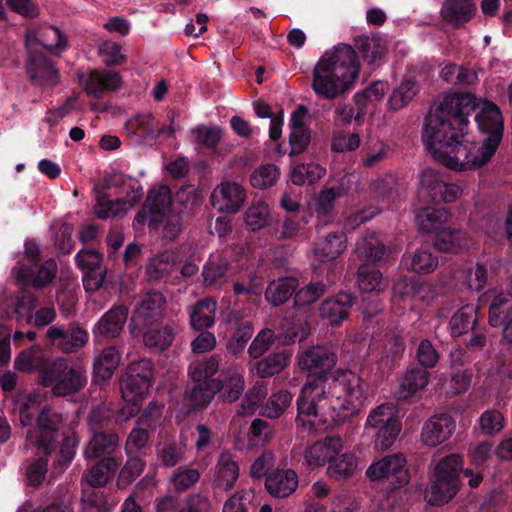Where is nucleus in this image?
Wrapping results in <instances>:
<instances>
[{
	"label": "nucleus",
	"instance_id": "nucleus-57",
	"mask_svg": "<svg viewBox=\"0 0 512 512\" xmlns=\"http://www.w3.org/2000/svg\"><path fill=\"white\" fill-rule=\"evenodd\" d=\"M419 85L414 80L403 81L392 93L388 104L391 109L399 110L405 107L418 93Z\"/></svg>",
	"mask_w": 512,
	"mask_h": 512
},
{
	"label": "nucleus",
	"instance_id": "nucleus-48",
	"mask_svg": "<svg viewBox=\"0 0 512 512\" xmlns=\"http://www.w3.org/2000/svg\"><path fill=\"white\" fill-rule=\"evenodd\" d=\"M149 227L159 233L162 239L172 241L181 233L183 220L178 213L165 214L157 223L150 220Z\"/></svg>",
	"mask_w": 512,
	"mask_h": 512
},
{
	"label": "nucleus",
	"instance_id": "nucleus-37",
	"mask_svg": "<svg viewBox=\"0 0 512 512\" xmlns=\"http://www.w3.org/2000/svg\"><path fill=\"white\" fill-rule=\"evenodd\" d=\"M171 203V191L167 186H161L149 191L146 205L150 209V220H152V223L159 222L165 214H171L169 212Z\"/></svg>",
	"mask_w": 512,
	"mask_h": 512
},
{
	"label": "nucleus",
	"instance_id": "nucleus-55",
	"mask_svg": "<svg viewBox=\"0 0 512 512\" xmlns=\"http://www.w3.org/2000/svg\"><path fill=\"white\" fill-rule=\"evenodd\" d=\"M392 422H399L395 416L392 404H381L374 408L368 415L366 429L372 431L381 427L390 426Z\"/></svg>",
	"mask_w": 512,
	"mask_h": 512
},
{
	"label": "nucleus",
	"instance_id": "nucleus-58",
	"mask_svg": "<svg viewBox=\"0 0 512 512\" xmlns=\"http://www.w3.org/2000/svg\"><path fill=\"white\" fill-rule=\"evenodd\" d=\"M88 341V333L77 325H69L64 330V337L59 342V349L64 353H71L82 348Z\"/></svg>",
	"mask_w": 512,
	"mask_h": 512
},
{
	"label": "nucleus",
	"instance_id": "nucleus-44",
	"mask_svg": "<svg viewBox=\"0 0 512 512\" xmlns=\"http://www.w3.org/2000/svg\"><path fill=\"white\" fill-rule=\"evenodd\" d=\"M357 283L363 292H380L386 287L382 273L366 263L358 268Z\"/></svg>",
	"mask_w": 512,
	"mask_h": 512
},
{
	"label": "nucleus",
	"instance_id": "nucleus-31",
	"mask_svg": "<svg viewBox=\"0 0 512 512\" xmlns=\"http://www.w3.org/2000/svg\"><path fill=\"white\" fill-rule=\"evenodd\" d=\"M120 385L123 400L127 403H131L133 406L129 412L130 415H133L134 407L143 399L152 383L141 377H134L126 372L121 379Z\"/></svg>",
	"mask_w": 512,
	"mask_h": 512
},
{
	"label": "nucleus",
	"instance_id": "nucleus-49",
	"mask_svg": "<svg viewBox=\"0 0 512 512\" xmlns=\"http://www.w3.org/2000/svg\"><path fill=\"white\" fill-rule=\"evenodd\" d=\"M325 173L326 169L324 167L311 162L295 166L291 171L290 178L295 185H310L322 178Z\"/></svg>",
	"mask_w": 512,
	"mask_h": 512
},
{
	"label": "nucleus",
	"instance_id": "nucleus-15",
	"mask_svg": "<svg viewBox=\"0 0 512 512\" xmlns=\"http://www.w3.org/2000/svg\"><path fill=\"white\" fill-rule=\"evenodd\" d=\"M245 200V191L236 182H223L212 193V205L223 212L235 213Z\"/></svg>",
	"mask_w": 512,
	"mask_h": 512
},
{
	"label": "nucleus",
	"instance_id": "nucleus-13",
	"mask_svg": "<svg viewBox=\"0 0 512 512\" xmlns=\"http://www.w3.org/2000/svg\"><path fill=\"white\" fill-rule=\"evenodd\" d=\"M299 484V477L291 468L277 467L272 469L265 479V489L275 498H286L292 495Z\"/></svg>",
	"mask_w": 512,
	"mask_h": 512
},
{
	"label": "nucleus",
	"instance_id": "nucleus-32",
	"mask_svg": "<svg viewBox=\"0 0 512 512\" xmlns=\"http://www.w3.org/2000/svg\"><path fill=\"white\" fill-rule=\"evenodd\" d=\"M450 213L446 208L426 207L420 209L416 214V224L423 233L438 232L449 220Z\"/></svg>",
	"mask_w": 512,
	"mask_h": 512
},
{
	"label": "nucleus",
	"instance_id": "nucleus-43",
	"mask_svg": "<svg viewBox=\"0 0 512 512\" xmlns=\"http://www.w3.org/2000/svg\"><path fill=\"white\" fill-rule=\"evenodd\" d=\"M357 468V458L351 452L337 453L328 465L327 473L330 477L340 480L345 479L354 473Z\"/></svg>",
	"mask_w": 512,
	"mask_h": 512
},
{
	"label": "nucleus",
	"instance_id": "nucleus-16",
	"mask_svg": "<svg viewBox=\"0 0 512 512\" xmlns=\"http://www.w3.org/2000/svg\"><path fill=\"white\" fill-rule=\"evenodd\" d=\"M129 308L124 305H114L98 320L94 327V334L108 339L117 338L127 321Z\"/></svg>",
	"mask_w": 512,
	"mask_h": 512
},
{
	"label": "nucleus",
	"instance_id": "nucleus-35",
	"mask_svg": "<svg viewBox=\"0 0 512 512\" xmlns=\"http://www.w3.org/2000/svg\"><path fill=\"white\" fill-rule=\"evenodd\" d=\"M166 305L165 296L159 291H149L141 299L137 307V315L147 323L159 319Z\"/></svg>",
	"mask_w": 512,
	"mask_h": 512
},
{
	"label": "nucleus",
	"instance_id": "nucleus-47",
	"mask_svg": "<svg viewBox=\"0 0 512 512\" xmlns=\"http://www.w3.org/2000/svg\"><path fill=\"white\" fill-rule=\"evenodd\" d=\"M120 353L115 346H109L102 350L94 360V371L102 379L111 378L113 371L120 363Z\"/></svg>",
	"mask_w": 512,
	"mask_h": 512
},
{
	"label": "nucleus",
	"instance_id": "nucleus-34",
	"mask_svg": "<svg viewBox=\"0 0 512 512\" xmlns=\"http://www.w3.org/2000/svg\"><path fill=\"white\" fill-rule=\"evenodd\" d=\"M512 315V293L500 292L496 294L489 305L488 322L490 326L499 328L507 322Z\"/></svg>",
	"mask_w": 512,
	"mask_h": 512
},
{
	"label": "nucleus",
	"instance_id": "nucleus-4",
	"mask_svg": "<svg viewBox=\"0 0 512 512\" xmlns=\"http://www.w3.org/2000/svg\"><path fill=\"white\" fill-rule=\"evenodd\" d=\"M87 383L85 369L80 365H69L64 358L53 360L41 372V385L50 387L53 395L65 397L79 392Z\"/></svg>",
	"mask_w": 512,
	"mask_h": 512
},
{
	"label": "nucleus",
	"instance_id": "nucleus-1",
	"mask_svg": "<svg viewBox=\"0 0 512 512\" xmlns=\"http://www.w3.org/2000/svg\"><path fill=\"white\" fill-rule=\"evenodd\" d=\"M471 93L444 96L436 112L426 117L424 137L428 151L442 165L455 171L475 170L487 164L503 137L504 124L500 109L487 102L475 116L478 128L487 137L482 144L470 142L469 116L475 110Z\"/></svg>",
	"mask_w": 512,
	"mask_h": 512
},
{
	"label": "nucleus",
	"instance_id": "nucleus-33",
	"mask_svg": "<svg viewBox=\"0 0 512 512\" xmlns=\"http://www.w3.org/2000/svg\"><path fill=\"white\" fill-rule=\"evenodd\" d=\"M221 356L213 354L192 362L188 367V375L192 381H215L214 377L220 372Z\"/></svg>",
	"mask_w": 512,
	"mask_h": 512
},
{
	"label": "nucleus",
	"instance_id": "nucleus-53",
	"mask_svg": "<svg viewBox=\"0 0 512 512\" xmlns=\"http://www.w3.org/2000/svg\"><path fill=\"white\" fill-rule=\"evenodd\" d=\"M199 479L200 472L198 469L179 466L172 472L169 483L175 491L184 492L193 487Z\"/></svg>",
	"mask_w": 512,
	"mask_h": 512
},
{
	"label": "nucleus",
	"instance_id": "nucleus-39",
	"mask_svg": "<svg viewBox=\"0 0 512 512\" xmlns=\"http://www.w3.org/2000/svg\"><path fill=\"white\" fill-rule=\"evenodd\" d=\"M192 382L193 385L185 392V398L194 409H203L212 402L217 394L215 384L212 383L213 381Z\"/></svg>",
	"mask_w": 512,
	"mask_h": 512
},
{
	"label": "nucleus",
	"instance_id": "nucleus-27",
	"mask_svg": "<svg viewBox=\"0 0 512 512\" xmlns=\"http://www.w3.org/2000/svg\"><path fill=\"white\" fill-rule=\"evenodd\" d=\"M119 445V437L113 432H94L86 445L84 457L96 459L106 454L113 453Z\"/></svg>",
	"mask_w": 512,
	"mask_h": 512
},
{
	"label": "nucleus",
	"instance_id": "nucleus-21",
	"mask_svg": "<svg viewBox=\"0 0 512 512\" xmlns=\"http://www.w3.org/2000/svg\"><path fill=\"white\" fill-rule=\"evenodd\" d=\"M121 85V76L111 70L92 71L84 81V90L88 95L101 98L105 91L115 90Z\"/></svg>",
	"mask_w": 512,
	"mask_h": 512
},
{
	"label": "nucleus",
	"instance_id": "nucleus-36",
	"mask_svg": "<svg viewBox=\"0 0 512 512\" xmlns=\"http://www.w3.org/2000/svg\"><path fill=\"white\" fill-rule=\"evenodd\" d=\"M477 321V308L474 305L461 307L449 321L450 335L456 338L468 333L475 328Z\"/></svg>",
	"mask_w": 512,
	"mask_h": 512
},
{
	"label": "nucleus",
	"instance_id": "nucleus-41",
	"mask_svg": "<svg viewBox=\"0 0 512 512\" xmlns=\"http://www.w3.org/2000/svg\"><path fill=\"white\" fill-rule=\"evenodd\" d=\"M290 358L291 353L286 350L270 353L267 357L257 362L256 373L261 378L277 375L288 366Z\"/></svg>",
	"mask_w": 512,
	"mask_h": 512
},
{
	"label": "nucleus",
	"instance_id": "nucleus-51",
	"mask_svg": "<svg viewBox=\"0 0 512 512\" xmlns=\"http://www.w3.org/2000/svg\"><path fill=\"white\" fill-rule=\"evenodd\" d=\"M38 457L27 462L25 467V481L31 487L40 486L48 472V455L37 450Z\"/></svg>",
	"mask_w": 512,
	"mask_h": 512
},
{
	"label": "nucleus",
	"instance_id": "nucleus-20",
	"mask_svg": "<svg viewBox=\"0 0 512 512\" xmlns=\"http://www.w3.org/2000/svg\"><path fill=\"white\" fill-rule=\"evenodd\" d=\"M57 264L55 260L45 261L37 272L31 267L21 266L16 274L17 280L23 285L40 289L49 284L55 277Z\"/></svg>",
	"mask_w": 512,
	"mask_h": 512
},
{
	"label": "nucleus",
	"instance_id": "nucleus-38",
	"mask_svg": "<svg viewBox=\"0 0 512 512\" xmlns=\"http://www.w3.org/2000/svg\"><path fill=\"white\" fill-rule=\"evenodd\" d=\"M298 284V280L294 277L273 280L265 291V298L274 306L282 305L295 293Z\"/></svg>",
	"mask_w": 512,
	"mask_h": 512
},
{
	"label": "nucleus",
	"instance_id": "nucleus-59",
	"mask_svg": "<svg viewBox=\"0 0 512 512\" xmlns=\"http://www.w3.org/2000/svg\"><path fill=\"white\" fill-rule=\"evenodd\" d=\"M253 336V325L249 321L241 323L226 344L227 352L237 357L243 353L246 344Z\"/></svg>",
	"mask_w": 512,
	"mask_h": 512
},
{
	"label": "nucleus",
	"instance_id": "nucleus-30",
	"mask_svg": "<svg viewBox=\"0 0 512 512\" xmlns=\"http://www.w3.org/2000/svg\"><path fill=\"white\" fill-rule=\"evenodd\" d=\"M354 44L369 65L380 64L387 52L386 42L381 37L359 36Z\"/></svg>",
	"mask_w": 512,
	"mask_h": 512
},
{
	"label": "nucleus",
	"instance_id": "nucleus-63",
	"mask_svg": "<svg viewBox=\"0 0 512 512\" xmlns=\"http://www.w3.org/2000/svg\"><path fill=\"white\" fill-rule=\"evenodd\" d=\"M279 177V170L273 164H266L255 170L250 177L252 186L258 189H266L274 185Z\"/></svg>",
	"mask_w": 512,
	"mask_h": 512
},
{
	"label": "nucleus",
	"instance_id": "nucleus-9",
	"mask_svg": "<svg viewBox=\"0 0 512 512\" xmlns=\"http://www.w3.org/2000/svg\"><path fill=\"white\" fill-rule=\"evenodd\" d=\"M25 70L31 83L41 89L57 86L61 82L59 70L45 51H27Z\"/></svg>",
	"mask_w": 512,
	"mask_h": 512
},
{
	"label": "nucleus",
	"instance_id": "nucleus-42",
	"mask_svg": "<svg viewBox=\"0 0 512 512\" xmlns=\"http://www.w3.org/2000/svg\"><path fill=\"white\" fill-rule=\"evenodd\" d=\"M344 192L341 185L323 189L317 198L316 212L319 220L324 224L330 222L333 218L335 201Z\"/></svg>",
	"mask_w": 512,
	"mask_h": 512
},
{
	"label": "nucleus",
	"instance_id": "nucleus-56",
	"mask_svg": "<svg viewBox=\"0 0 512 512\" xmlns=\"http://www.w3.org/2000/svg\"><path fill=\"white\" fill-rule=\"evenodd\" d=\"M442 79L451 85H471L477 80V74L468 68L448 64L441 70Z\"/></svg>",
	"mask_w": 512,
	"mask_h": 512
},
{
	"label": "nucleus",
	"instance_id": "nucleus-50",
	"mask_svg": "<svg viewBox=\"0 0 512 512\" xmlns=\"http://www.w3.org/2000/svg\"><path fill=\"white\" fill-rule=\"evenodd\" d=\"M292 399L293 396L288 390L272 393L262 407L261 414L269 419H278L290 406Z\"/></svg>",
	"mask_w": 512,
	"mask_h": 512
},
{
	"label": "nucleus",
	"instance_id": "nucleus-14",
	"mask_svg": "<svg viewBox=\"0 0 512 512\" xmlns=\"http://www.w3.org/2000/svg\"><path fill=\"white\" fill-rule=\"evenodd\" d=\"M343 451V441L338 436H327L321 441L315 442L306 449L304 458L307 465L311 468H318L330 462L337 453Z\"/></svg>",
	"mask_w": 512,
	"mask_h": 512
},
{
	"label": "nucleus",
	"instance_id": "nucleus-25",
	"mask_svg": "<svg viewBox=\"0 0 512 512\" xmlns=\"http://www.w3.org/2000/svg\"><path fill=\"white\" fill-rule=\"evenodd\" d=\"M475 12L476 5L472 0H446L441 8L442 18L454 26L467 23Z\"/></svg>",
	"mask_w": 512,
	"mask_h": 512
},
{
	"label": "nucleus",
	"instance_id": "nucleus-11",
	"mask_svg": "<svg viewBox=\"0 0 512 512\" xmlns=\"http://www.w3.org/2000/svg\"><path fill=\"white\" fill-rule=\"evenodd\" d=\"M455 429L456 422L451 414H435L423 424L420 439L425 446L437 447L449 440Z\"/></svg>",
	"mask_w": 512,
	"mask_h": 512
},
{
	"label": "nucleus",
	"instance_id": "nucleus-46",
	"mask_svg": "<svg viewBox=\"0 0 512 512\" xmlns=\"http://www.w3.org/2000/svg\"><path fill=\"white\" fill-rule=\"evenodd\" d=\"M119 462L114 457H104L86 474L85 478L91 487H103L109 480L110 472L115 471Z\"/></svg>",
	"mask_w": 512,
	"mask_h": 512
},
{
	"label": "nucleus",
	"instance_id": "nucleus-2",
	"mask_svg": "<svg viewBox=\"0 0 512 512\" xmlns=\"http://www.w3.org/2000/svg\"><path fill=\"white\" fill-rule=\"evenodd\" d=\"M336 352L324 345L312 346L298 354L301 371L316 376L306 383L297 398V423L308 431L320 425L332 428L356 415L365 395L362 378L348 369L329 374L337 364Z\"/></svg>",
	"mask_w": 512,
	"mask_h": 512
},
{
	"label": "nucleus",
	"instance_id": "nucleus-40",
	"mask_svg": "<svg viewBox=\"0 0 512 512\" xmlns=\"http://www.w3.org/2000/svg\"><path fill=\"white\" fill-rule=\"evenodd\" d=\"M466 244L465 233L460 229L443 228L433 240L434 247L441 252L457 253Z\"/></svg>",
	"mask_w": 512,
	"mask_h": 512
},
{
	"label": "nucleus",
	"instance_id": "nucleus-26",
	"mask_svg": "<svg viewBox=\"0 0 512 512\" xmlns=\"http://www.w3.org/2000/svg\"><path fill=\"white\" fill-rule=\"evenodd\" d=\"M387 251L388 249L386 245L375 233H370L361 237L357 241L354 250L360 260L373 264L384 260Z\"/></svg>",
	"mask_w": 512,
	"mask_h": 512
},
{
	"label": "nucleus",
	"instance_id": "nucleus-7",
	"mask_svg": "<svg viewBox=\"0 0 512 512\" xmlns=\"http://www.w3.org/2000/svg\"><path fill=\"white\" fill-rule=\"evenodd\" d=\"M63 420V414L55 408H42L37 418L38 427L28 431V440L39 452L50 455L56 448V439Z\"/></svg>",
	"mask_w": 512,
	"mask_h": 512
},
{
	"label": "nucleus",
	"instance_id": "nucleus-3",
	"mask_svg": "<svg viewBox=\"0 0 512 512\" xmlns=\"http://www.w3.org/2000/svg\"><path fill=\"white\" fill-rule=\"evenodd\" d=\"M360 62L355 49L339 43L327 50L313 69L312 89L325 99H335L348 91L359 75Z\"/></svg>",
	"mask_w": 512,
	"mask_h": 512
},
{
	"label": "nucleus",
	"instance_id": "nucleus-54",
	"mask_svg": "<svg viewBox=\"0 0 512 512\" xmlns=\"http://www.w3.org/2000/svg\"><path fill=\"white\" fill-rule=\"evenodd\" d=\"M189 136L194 144L214 149L222 137V130L216 126L201 125L191 129Z\"/></svg>",
	"mask_w": 512,
	"mask_h": 512
},
{
	"label": "nucleus",
	"instance_id": "nucleus-10",
	"mask_svg": "<svg viewBox=\"0 0 512 512\" xmlns=\"http://www.w3.org/2000/svg\"><path fill=\"white\" fill-rule=\"evenodd\" d=\"M212 383L215 384L217 394L219 393L224 402H236L245 389L243 370L239 364H226Z\"/></svg>",
	"mask_w": 512,
	"mask_h": 512
},
{
	"label": "nucleus",
	"instance_id": "nucleus-12",
	"mask_svg": "<svg viewBox=\"0 0 512 512\" xmlns=\"http://www.w3.org/2000/svg\"><path fill=\"white\" fill-rule=\"evenodd\" d=\"M27 51H50L59 55L67 45V39L62 32L54 26H45L38 29H28L25 36Z\"/></svg>",
	"mask_w": 512,
	"mask_h": 512
},
{
	"label": "nucleus",
	"instance_id": "nucleus-22",
	"mask_svg": "<svg viewBox=\"0 0 512 512\" xmlns=\"http://www.w3.org/2000/svg\"><path fill=\"white\" fill-rule=\"evenodd\" d=\"M239 472V465L234 456L229 452H222L215 467L213 483L219 489L229 490L236 484Z\"/></svg>",
	"mask_w": 512,
	"mask_h": 512
},
{
	"label": "nucleus",
	"instance_id": "nucleus-8",
	"mask_svg": "<svg viewBox=\"0 0 512 512\" xmlns=\"http://www.w3.org/2000/svg\"><path fill=\"white\" fill-rule=\"evenodd\" d=\"M406 463L402 454L387 455L372 463L366 475L371 481L385 480L391 490L401 488L409 482Z\"/></svg>",
	"mask_w": 512,
	"mask_h": 512
},
{
	"label": "nucleus",
	"instance_id": "nucleus-6",
	"mask_svg": "<svg viewBox=\"0 0 512 512\" xmlns=\"http://www.w3.org/2000/svg\"><path fill=\"white\" fill-rule=\"evenodd\" d=\"M107 187L128 186L135 193L131 200L122 198L110 199L105 193H98L94 206L95 215L99 219H108L121 216L127 213L143 197V188L140 182L123 173L115 172L106 177Z\"/></svg>",
	"mask_w": 512,
	"mask_h": 512
},
{
	"label": "nucleus",
	"instance_id": "nucleus-60",
	"mask_svg": "<svg viewBox=\"0 0 512 512\" xmlns=\"http://www.w3.org/2000/svg\"><path fill=\"white\" fill-rule=\"evenodd\" d=\"M488 278V272L484 265H467L461 272V280L470 290L481 291L484 289Z\"/></svg>",
	"mask_w": 512,
	"mask_h": 512
},
{
	"label": "nucleus",
	"instance_id": "nucleus-29",
	"mask_svg": "<svg viewBox=\"0 0 512 512\" xmlns=\"http://www.w3.org/2000/svg\"><path fill=\"white\" fill-rule=\"evenodd\" d=\"M446 182V176L433 169H425L419 176L420 194L427 202L439 204L441 192Z\"/></svg>",
	"mask_w": 512,
	"mask_h": 512
},
{
	"label": "nucleus",
	"instance_id": "nucleus-45",
	"mask_svg": "<svg viewBox=\"0 0 512 512\" xmlns=\"http://www.w3.org/2000/svg\"><path fill=\"white\" fill-rule=\"evenodd\" d=\"M175 339V331L166 325L160 329H148L143 334L144 345L156 352L166 350Z\"/></svg>",
	"mask_w": 512,
	"mask_h": 512
},
{
	"label": "nucleus",
	"instance_id": "nucleus-17",
	"mask_svg": "<svg viewBox=\"0 0 512 512\" xmlns=\"http://www.w3.org/2000/svg\"><path fill=\"white\" fill-rule=\"evenodd\" d=\"M430 381V373L418 366L408 368L400 379L394 395L399 401H408L424 390Z\"/></svg>",
	"mask_w": 512,
	"mask_h": 512
},
{
	"label": "nucleus",
	"instance_id": "nucleus-18",
	"mask_svg": "<svg viewBox=\"0 0 512 512\" xmlns=\"http://www.w3.org/2000/svg\"><path fill=\"white\" fill-rule=\"evenodd\" d=\"M354 302L351 294L340 292L321 303L320 316L326 319L330 325L338 326L348 317Z\"/></svg>",
	"mask_w": 512,
	"mask_h": 512
},
{
	"label": "nucleus",
	"instance_id": "nucleus-28",
	"mask_svg": "<svg viewBox=\"0 0 512 512\" xmlns=\"http://www.w3.org/2000/svg\"><path fill=\"white\" fill-rule=\"evenodd\" d=\"M229 262L226 258L217 256L209 259L202 268V284L205 288H220L228 280Z\"/></svg>",
	"mask_w": 512,
	"mask_h": 512
},
{
	"label": "nucleus",
	"instance_id": "nucleus-61",
	"mask_svg": "<svg viewBox=\"0 0 512 512\" xmlns=\"http://www.w3.org/2000/svg\"><path fill=\"white\" fill-rule=\"evenodd\" d=\"M401 431L400 422H392L390 426L381 427L372 431H369L373 437L374 447L378 451H386L396 441Z\"/></svg>",
	"mask_w": 512,
	"mask_h": 512
},
{
	"label": "nucleus",
	"instance_id": "nucleus-5",
	"mask_svg": "<svg viewBox=\"0 0 512 512\" xmlns=\"http://www.w3.org/2000/svg\"><path fill=\"white\" fill-rule=\"evenodd\" d=\"M462 458L459 454H450L441 459L435 468V480L426 497L431 505H441L451 500L460 487Z\"/></svg>",
	"mask_w": 512,
	"mask_h": 512
},
{
	"label": "nucleus",
	"instance_id": "nucleus-23",
	"mask_svg": "<svg viewBox=\"0 0 512 512\" xmlns=\"http://www.w3.org/2000/svg\"><path fill=\"white\" fill-rule=\"evenodd\" d=\"M347 237L343 231H336L327 234L314 246V255L320 262L335 260L347 247Z\"/></svg>",
	"mask_w": 512,
	"mask_h": 512
},
{
	"label": "nucleus",
	"instance_id": "nucleus-64",
	"mask_svg": "<svg viewBox=\"0 0 512 512\" xmlns=\"http://www.w3.org/2000/svg\"><path fill=\"white\" fill-rule=\"evenodd\" d=\"M145 468V462L139 457H129L125 465L121 469L117 485L119 487H126L130 485Z\"/></svg>",
	"mask_w": 512,
	"mask_h": 512
},
{
	"label": "nucleus",
	"instance_id": "nucleus-62",
	"mask_svg": "<svg viewBox=\"0 0 512 512\" xmlns=\"http://www.w3.org/2000/svg\"><path fill=\"white\" fill-rule=\"evenodd\" d=\"M410 269L418 274H429L438 266V258L427 249H417L410 257Z\"/></svg>",
	"mask_w": 512,
	"mask_h": 512
},
{
	"label": "nucleus",
	"instance_id": "nucleus-24",
	"mask_svg": "<svg viewBox=\"0 0 512 512\" xmlns=\"http://www.w3.org/2000/svg\"><path fill=\"white\" fill-rule=\"evenodd\" d=\"M52 361L44 354L39 346H32L21 351L15 358L14 368L18 371L30 373L37 371L41 383V372L45 370Z\"/></svg>",
	"mask_w": 512,
	"mask_h": 512
},
{
	"label": "nucleus",
	"instance_id": "nucleus-19",
	"mask_svg": "<svg viewBox=\"0 0 512 512\" xmlns=\"http://www.w3.org/2000/svg\"><path fill=\"white\" fill-rule=\"evenodd\" d=\"M217 302L213 298H203L188 307L189 323L192 329L202 331L214 326Z\"/></svg>",
	"mask_w": 512,
	"mask_h": 512
},
{
	"label": "nucleus",
	"instance_id": "nucleus-52",
	"mask_svg": "<svg viewBox=\"0 0 512 512\" xmlns=\"http://www.w3.org/2000/svg\"><path fill=\"white\" fill-rule=\"evenodd\" d=\"M270 218L269 206L263 201H258L246 210L244 221L251 231H258L269 223Z\"/></svg>",
	"mask_w": 512,
	"mask_h": 512
}]
</instances>
